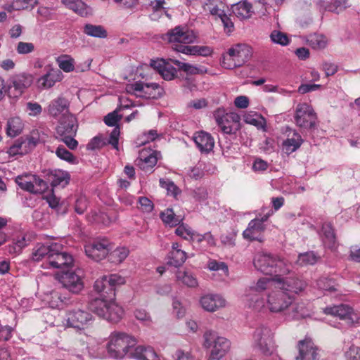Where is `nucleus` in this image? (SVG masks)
<instances>
[{
    "label": "nucleus",
    "mask_w": 360,
    "mask_h": 360,
    "mask_svg": "<svg viewBox=\"0 0 360 360\" xmlns=\"http://www.w3.org/2000/svg\"><path fill=\"white\" fill-rule=\"evenodd\" d=\"M245 306L254 312L283 315L285 320L300 319L309 316L303 302H295L294 296L288 295L278 284L264 295H247Z\"/></svg>",
    "instance_id": "f257e3e1"
},
{
    "label": "nucleus",
    "mask_w": 360,
    "mask_h": 360,
    "mask_svg": "<svg viewBox=\"0 0 360 360\" xmlns=\"http://www.w3.org/2000/svg\"><path fill=\"white\" fill-rule=\"evenodd\" d=\"M197 36L193 30L182 26H176L169 30L163 37V39L170 44L172 48L177 52L202 56L211 55L212 50L209 46L188 45L195 42Z\"/></svg>",
    "instance_id": "f03ea898"
},
{
    "label": "nucleus",
    "mask_w": 360,
    "mask_h": 360,
    "mask_svg": "<svg viewBox=\"0 0 360 360\" xmlns=\"http://www.w3.org/2000/svg\"><path fill=\"white\" fill-rule=\"evenodd\" d=\"M136 340L131 335L122 332L112 333L108 340L106 349L112 359H131Z\"/></svg>",
    "instance_id": "7ed1b4c3"
},
{
    "label": "nucleus",
    "mask_w": 360,
    "mask_h": 360,
    "mask_svg": "<svg viewBox=\"0 0 360 360\" xmlns=\"http://www.w3.org/2000/svg\"><path fill=\"white\" fill-rule=\"evenodd\" d=\"M255 267L259 271L269 275H287L292 269V264L278 257L266 252H258L253 260Z\"/></svg>",
    "instance_id": "20e7f679"
},
{
    "label": "nucleus",
    "mask_w": 360,
    "mask_h": 360,
    "mask_svg": "<svg viewBox=\"0 0 360 360\" xmlns=\"http://www.w3.org/2000/svg\"><path fill=\"white\" fill-rule=\"evenodd\" d=\"M114 297L94 299L90 302L89 307L98 316L110 322H118L124 316V309Z\"/></svg>",
    "instance_id": "39448f33"
},
{
    "label": "nucleus",
    "mask_w": 360,
    "mask_h": 360,
    "mask_svg": "<svg viewBox=\"0 0 360 360\" xmlns=\"http://www.w3.org/2000/svg\"><path fill=\"white\" fill-rule=\"evenodd\" d=\"M203 340V347L210 351L208 360L222 359L231 347V342L228 338L212 330L204 333Z\"/></svg>",
    "instance_id": "423d86ee"
},
{
    "label": "nucleus",
    "mask_w": 360,
    "mask_h": 360,
    "mask_svg": "<svg viewBox=\"0 0 360 360\" xmlns=\"http://www.w3.org/2000/svg\"><path fill=\"white\" fill-rule=\"evenodd\" d=\"M274 331L266 326L261 325L256 328L253 334V346L265 356H273V360H281L275 354Z\"/></svg>",
    "instance_id": "0eeeda50"
},
{
    "label": "nucleus",
    "mask_w": 360,
    "mask_h": 360,
    "mask_svg": "<svg viewBox=\"0 0 360 360\" xmlns=\"http://www.w3.org/2000/svg\"><path fill=\"white\" fill-rule=\"evenodd\" d=\"M78 129L77 120L72 114L61 117L56 127V134L61 141L70 150H75L78 146V141L75 139Z\"/></svg>",
    "instance_id": "6e6552de"
},
{
    "label": "nucleus",
    "mask_w": 360,
    "mask_h": 360,
    "mask_svg": "<svg viewBox=\"0 0 360 360\" xmlns=\"http://www.w3.org/2000/svg\"><path fill=\"white\" fill-rule=\"evenodd\" d=\"M252 56V49L247 44H238L223 55L221 65L226 69H234L244 65Z\"/></svg>",
    "instance_id": "1a4fd4ad"
},
{
    "label": "nucleus",
    "mask_w": 360,
    "mask_h": 360,
    "mask_svg": "<svg viewBox=\"0 0 360 360\" xmlns=\"http://www.w3.org/2000/svg\"><path fill=\"white\" fill-rule=\"evenodd\" d=\"M92 321L93 316L91 313L80 307H74L66 310L62 322L65 327L84 330L91 325Z\"/></svg>",
    "instance_id": "9d476101"
},
{
    "label": "nucleus",
    "mask_w": 360,
    "mask_h": 360,
    "mask_svg": "<svg viewBox=\"0 0 360 360\" xmlns=\"http://www.w3.org/2000/svg\"><path fill=\"white\" fill-rule=\"evenodd\" d=\"M128 94L145 99H157L162 95V89L157 83L134 82L126 85Z\"/></svg>",
    "instance_id": "9b49d317"
},
{
    "label": "nucleus",
    "mask_w": 360,
    "mask_h": 360,
    "mask_svg": "<svg viewBox=\"0 0 360 360\" xmlns=\"http://www.w3.org/2000/svg\"><path fill=\"white\" fill-rule=\"evenodd\" d=\"M213 115L223 133L233 134L238 129L240 117L236 112H227L225 108H219L214 110Z\"/></svg>",
    "instance_id": "f8f14e48"
},
{
    "label": "nucleus",
    "mask_w": 360,
    "mask_h": 360,
    "mask_svg": "<svg viewBox=\"0 0 360 360\" xmlns=\"http://www.w3.org/2000/svg\"><path fill=\"white\" fill-rule=\"evenodd\" d=\"M272 214L273 212L269 210L263 216L259 215L252 219L243 232V238L249 241L262 242L264 240V233L266 230L264 222L268 220Z\"/></svg>",
    "instance_id": "ddd939ff"
},
{
    "label": "nucleus",
    "mask_w": 360,
    "mask_h": 360,
    "mask_svg": "<svg viewBox=\"0 0 360 360\" xmlns=\"http://www.w3.org/2000/svg\"><path fill=\"white\" fill-rule=\"evenodd\" d=\"M297 126L304 129H314L317 117L313 108L307 103H300L297 105L295 114Z\"/></svg>",
    "instance_id": "4468645a"
},
{
    "label": "nucleus",
    "mask_w": 360,
    "mask_h": 360,
    "mask_svg": "<svg viewBox=\"0 0 360 360\" xmlns=\"http://www.w3.org/2000/svg\"><path fill=\"white\" fill-rule=\"evenodd\" d=\"M83 276V271L80 269L68 271L63 273L60 278V282L68 290L77 294L84 288Z\"/></svg>",
    "instance_id": "2eb2a0df"
},
{
    "label": "nucleus",
    "mask_w": 360,
    "mask_h": 360,
    "mask_svg": "<svg viewBox=\"0 0 360 360\" xmlns=\"http://www.w3.org/2000/svg\"><path fill=\"white\" fill-rule=\"evenodd\" d=\"M15 182L22 189L32 193H41L48 187L44 180L33 174L18 176Z\"/></svg>",
    "instance_id": "dca6fc26"
},
{
    "label": "nucleus",
    "mask_w": 360,
    "mask_h": 360,
    "mask_svg": "<svg viewBox=\"0 0 360 360\" xmlns=\"http://www.w3.org/2000/svg\"><path fill=\"white\" fill-rule=\"evenodd\" d=\"M61 248L60 243H48L46 244L38 243L33 248L32 253V259L35 262L45 260L42 264V267L47 269L50 257L54 256V251H59Z\"/></svg>",
    "instance_id": "f3484780"
},
{
    "label": "nucleus",
    "mask_w": 360,
    "mask_h": 360,
    "mask_svg": "<svg viewBox=\"0 0 360 360\" xmlns=\"http://www.w3.org/2000/svg\"><path fill=\"white\" fill-rule=\"evenodd\" d=\"M33 82V77L30 74L20 73L11 79L8 86V95L9 97L18 98L24 91L30 87Z\"/></svg>",
    "instance_id": "a211bd4d"
},
{
    "label": "nucleus",
    "mask_w": 360,
    "mask_h": 360,
    "mask_svg": "<svg viewBox=\"0 0 360 360\" xmlns=\"http://www.w3.org/2000/svg\"><path fill=\"white\" fill-rule=\"evenodd\" d=\"M284 275H277L275 276L276 283L283 290L288 292V295H299L307 288V283L305 281L298 278H284Z\"/></svg>",
    "instance_id": "6ab92c4d"
},
{
    "label": "nucleus",
    "mask_w": 360,
    "mask_h": 360,
    "mask_svg": "<svg viewBox=\"0 0 360 360\" xmlns=\"http://www.w3.org/2000/svg\"><path fill=\"white\" fill-rule=\"evenodd\" d=\"M110 245V242L105 238L94 240L84 246L86 255L94 261H101L108 255Z\"/></svg>",
    "instance_id": "aec40b11"
},
{
    "label": "nucleus",
    "mask_w": 360,
    "mask_h": 360,
    "mask_svg": "<svg viewBox=\"0 0 360 360\" xmlns=\"http://www.w3.org/2000/svg\"><path fill=\"white\" fill-rule=\"evenodd\" d=\"M202 309L207 312H214L227 306V301L221 294L207 293L199 299Z\"/></svg>",
    "instance_id": "412c9836"
},
{
    "label": "nucleus",
    "mask_w": 360,
    "mask_h": 360,
    "mask_svg": "<svg viewBox=\"0 0 360 360\" xmlns=\"http://www.w3.org/2000/svg\"><path fill=\"white\" fill-rule=\"evenodd\" d=\"M324 312L326 314H330L340 320H344L348 324H354L357 319V316L353 312L352 309L345 304L326 307L324 309Z\"/></svg>",
    "instance_id": "4be33fe9"
},
{
    "label": "nucleus",
    "mask_w": 360,
    "mask_h": 360,
    "mask_svg": "<svg viewBox=\"0 0 360 360\" xmlns=\"http://www.w3.org/2000/svg\"><path fill=\"white\" fill-rule=\"evenodd\" d=\"M298 350L295 360H319L317 348L309 338L299 341Z\"/></svg>",
    "instance_id": "5701e85b"
},
{
    "label": "nucleus",
    "mask_w": 360,
    "mask_h": 360,
    "mask_svg": "<svg viewBox=\"0 0 360 360\" xmlns=\"http://www.w3.org/2000/svg\"><path fill=\"white\" fill-rule=\"evenodd\" d=\"M157 152L150 148H143L139 151V158L136 160L137 165L146 172H151L154 166L157 164Z\"/></svg>",
    "instance_id": "b1692460"
},
{
    "label": "nucleus",
    "mask_w": 360,
    "mask_h": 360,
    "mask_svg": "<svg viewBox=\"0 0 360 360\" xmlns=\"http://www.w3.org/2000/svg\"><path fill=\"white\" fill-rule=\"evenodd\" d=\"M63 79V75L60 70L49 68L46 74L37 79V86L39 89H48L53 86L56 82H60Z\"/></svg>",
    "instance_id": "393cba45"
},
{
    "label": "nucleus",
    "mask_w": 360,
    "mask_h": 360,
    "mask_svg": "<svg viewBox=\"0 0 360 360\" xmlns=\"http://www.w3.org/2000/svg\"><path fill=\"white\" fill-rule=\"evenodd\" d=\"M47 112L49 115L57 117L69 113V102L63 96H58L53 99L47 106Z\"/></svg>",
    "instance_id": "a878e982"
},
{
    "label": "nucleus",
    "mask_w": 360,
    "mask_h": 360,
    "mask_svg": "<svg viewBox=\"0 0 360 360\" xmlns=\"http://www.w3.org/2000/svg\"><path fill=\"white\" fill-rule=\"evenodd\" d=\"M63 247L59 251H54V256L50 257L48 263V268L60 269L64 266H68L73 262L72 257L63 250Z\"/></svg>",
    "instance_id": "bb28decb"
},
{
    "label": "nucleus",
    "mask_w": 360,
    "mask_h": 360,
    "mask_svg": "<svg viewBox=\"0 0 360 360\" xmlns=\"http://www.w3.org/2000/svg\"><path fill=\"white\" fill-rule=\"evenodd\" d=\"M151 66L157 70L165 80L173 79L177 73L176 69L171 63L162 59L152 60Z\"/></svg>",
    "instance_id": "cd10ccee"
},
{
    "label": "nucleus",
    "mask_w": 360,
    "mask_h": 360,
    "mask_svg": "<svg viewBox=\"0 0 360 360\" xmlns=\"http://www.w3.org/2000/svg\"><path fill=\"white\" fill-rule=\"evenodd\" d=\"M193 141L198 148L202 153L211 151L214 146L212 136L209 133L203 131L196 132L193 136Z\"/></svg>",
    "instance_id": "c85d7f7f"
},
{
    "label": "nucleus",
    "mask_w": 360,
    "mask_h": 360,
    "mask_svg": "<svg viewBox=\"0 0 360 360\" xmlns=\"http://www.w3.org/2000/svg\"><path fill=\"white\" fill-rule=\"evenodd\" d=\"M131 359L136 360H159V356L151 346L134 347Z\"/></svg>",
    "instance_id": "c756f323"
},
{
    "label": "nucleus",
    "mask_w": 360,
    "mask_h": 360,
    "mask_svg": "<svg viewBox=\"0 0 360 360\" xmlns=\"http://www.w3.org/2000/svg\"><path fill=\"white\" fill-rule=\"evenodd\" d=\"M276 285L275 281V276L273 278H261L257 280L255 284L251 287H250V291H252L255 293H246L245 295V299L246 300L247 295H255L258 294L261 295L262 292H264V295L266 292V291H269L274 285Z\"/></svg>",
    "instance_id": "7c9ffc66"
},
{
    "label": "nucleus",
    "mask_w": 360,
    "mask_h": 360,
    "mask_svg": "<svg viewBox=\"0 0 360 360\" xmlns=\"http://www.w3.org/2000/svg\"><path fill=\"white\" fill-rule=\"evenodd\" d=\"M232 12L238 18L246 20L252 16L253 10L251 4L243 0L232 6Z\"/></svg>",
    "instance_id": "2f4dec72"
},
{
    "label": "nucleus",
    "mask_w": 360,
    "mask_h": 360,
    "mask_svg": "<svg viewBox=\"0 0 360 360\" xmlns=\"http://www.w3.org/2000/svg\"><path fill=\"white\" fill-rule=\"evenodd\" d=\"M49 179L53 187L59 186L64 188L68 184L70 176L66 171L54 169L51 171Z\"/></svg>",
    "instance_id": "473e14b6"
},
{
    "label": "nucleus",
    "mask_w": 360,
    "mask_h": 360,
    "mask_svg": "<svg viewBox=\"0 0 360 360\" xmlns=\"http://www.w3.org/2000/svg\"><path fill=\"white\" fill-rule=\"evenodd\" d=\"M186 258V253L181 249L180 244L174 243L168 256L169 263L174 266H179L185 262Z\"/></svg>",
    "instance_id": "72a5a7b5"
},
{
    "label": "nucleus",
    "mask_w": 360,
    "mask_h": 360,
    "mask_svg": "<svg viewBox=\"0 0 360 360\" xmlns=\"http://www.w3.org/2000/svg\"><path fill=\"white\" fill-rule=\"evenodd\" d=\"M94 289L101 294L102 298H106L105 295H108V298L115 296V292H112V288L108 282V276H103L98 278L94 283Z\"/></svg>",
    "instance_id": "f704fd0d"
},
{
    "label": "nucleus",
    "mask_w": 360,
    "mask_h": 360,
    "mask_svg": "<svg viewBox=\"0 0 360 360\" xmlns=\"http://www.w3.org/2000/svg\"><path fill=\"white\" fill-rule=\"evenodd\" d=\"M302 142L303 139L301 136L297 132H293L291 136H288V137L283 141L282 150L285 153L290 155L296 151L301 146Z\"/></svg>",
    "instance_id": "c9c22d12"
},
{
    "label": "nucleus",
    "mask_w": 360,
    "mask_h": 360,
    "mask_svg": "<svg viewBox=\"0 0 360 360\" xmlns=\"http://www.w3.org/2000/svg\"><path fill=\"white\" fill-rule=\"evenodd\" d=\"M29 244V239L25 235L15 236L11 244L8 245L7 250L9 254L16 256Z\"/></svg>",
    "instance_id": "e433bc0d"
},
{
    "label": "nucleus",
    "mask_w": 360,
    "mask_h": 360,
    "mask_svg": "<svg viewBox=\"0 0 360 360\" xmlns=\"http://www.w3.org/2000/svg\"><path fill=\"white\" fill-rule=\"evenodd\" d=\"M202 8L204 11L217 18L224 13L225 4L220 0H206L202 4Z\"/></svg>",
    "instance_id": "4c0bfd02"
},
{
    "label": "nucleus",
    "mask_w": 360,
    "mask_h": 360,
    "mask_svg": "<svg viewBox=\"0 0 360 360\" xmlns=\"http://www.w3.org/2000/svg\"><path fill=\"white\" fill-rule=\"evenodd\" d=\"M177 281L191 288L198 286V281L195 276L189 271L178 270L176 273Z\"/></svg>",
    "instance_id": "58836bf2"
},
{
    "label": "nucleus",
    "mask_w": 360,
    "mask_h": 360,
    "mask_svg": "<svg viewBox=\"0 0 360 360\" xmlns=\"http://www.w3.org/2000/svg\"><path fill=\"white\" fill-rule=\"evenodd\" d=\"M61 1L66 8L81 16H86L89 13V7L82 0H61Z\"/></svg>",
    "instance_id": "ea45409f"
},
{
    "label": "nucleus",
    "mask_w": 360,
    "mask_h": 360,
    "mask_svg": "<svg viewBox=\"0 0 360 360\" xmlns=\"http://www.w3.org/2000/svg\"><path fill=\"white\" fill-rule=\"evenodd\" d=\"M56 62L59 67V70L69 73L75 70V60L68 54H62L56 58Z\"/></svg>",
    "instance_id": "a19ab883"
},
{
    "label": "nucleus",
    "mask_w": 360,
    "mask_h": 360,
    "mask_svg": "<svg viewBox=\"0 0 360 360\" xmlns=\"http://www.w3.org/2000/svg\"><path fill=\"white\" fill-rule=\"evenodd\" d=\"M306 43L313 49L320 50L327 46L328 39L323 34L314 33L306 37Z\"/></svg>",
    "instance_id": "79ce46f5"
},
{
    "label": "nucleus",
    "mask_w": 360,
    "mask_h": 360,
    "mask_svg": "<svg viewBox=\"0 0 360 360\" xmlns=\"http://www.w3.org/2000/svg\"><path fill=\"white\" fill-rule=\"evenodd\" d=\"M244 121L248 124L255 126L257 129L266 131V120L264 117L258 113L250 112L245 114L244 115Z\"/></svg>",
    "instance_id": "37998d69"
},
{
    "label": "nucleus",
    "mask_w": 360,
    "mask_h": 360,
    "mask_svg": "<svg viewBox=\"0 0 360 360\" xmlns=\"http://www.w3.org/2000/svg\"><path fill=\"white\" fill-rule=\"evenodd\" d=\"M22 120L19 117H14L7 122L6 133L11 137H15L21 133L23 129Z\"/></svg>",
    "instance_id": "c03bdc74"
},
{
    "label": "nucleus",
    "mask_w": 360,
    "mask_h": 360,
    "mask_svg": "<svg viewBox=\"0 0 360 360\" xmlns=\"http://www.w3.org/2000/svg\"><path fill=\"white\" fill-rule=\"evenodd\" d=\"M322 240L327 248L332 249L335 245V237L333 228L328 224H323L322 226Z\"/></svg>",
    "instance_id": "a18cd8bd"
},
{
    "label": "nucleus",
    "mask_w": 360,
    "mask_h": 360,
    "mask_svg": "<svg viewBox=\"0 0 360 360\" xmlns=\"http://www.w3.org/2000/svg\"><path fill=\"white\" fill-rule=\"evenodd\" d=\"M129 250L124 246L116 248L114 250L108 253V260L113 264L122 263L129 255Z\"/></svg>",
    "instance_id": "49530a36"
},
{
    "label": "nucleus",
    "mask_w": 360,
    "mask_h": 360,
    "mask_svg": "<svg viewBox=\"0 0 360 360\" xmlns=\"http://www.w3.org/2000/svg\"><path fill=\"white\" fill-rule=\"evenodd\" d=\"M84 32L88 36L96 38H105L107 31L102 25L86 24L84 27Z\"/></svg>",
    "instance_id": "de8ad7c7"
},
{
    "label": "nucleus",
    "mask_w": 360,
    "mask_h": 360,
    "mask_svg": "<svg viewBox=\"0 0 360 360\" xmlns=\"http://www.w3.org/2000/svg\"><path fill=\"white\" fill-rule=\"evenodd\" d=\"M175 233L185 240L193 242H195V236L198 235L197 232L185 224H179L175 230Z\"/></svg>",
    "instance_id": "09e8293b"
},
{
    "label": "nucleus",
    "mask_w": 360,
    "mask_h": 360,
    "mask_svg": "<svg viewBox=\"0 0 360 360\" xmlns=\"http://www.w3.org/2000/svg\"><path fill=\"white\" fill-rule=\"evenodd\" d=\"M162 221L169 226H175L183 220L180 216H176L172 209H167L160 214Z\"/></svg>",
    "instance_id": "8fccbe9b"
},
{
    "label": "nucleus",
    "mask_w": 360,
    "mask_h": 360,
    "mask_svg": "<svg viewBox=\"0 0 360 360\" xmlns=\"http://www.w3.org/2000/svg\"><path fill=\"white\" fill-rule=\"evenodd\" d=\"M319 257L314 252H307L300 254L296 263L301 266L314 265L316 263Z\"/></svg>",
    "instance_id": "3c124183"
},
{
    "label": "nucleus",
    "mask_w": 360,
    "mask_h": 360,
    "mask_svg": "<svg viewBox=\"0 0 360 360\" xmlns=\"http://www.w3.org/2000/svg\"><path fill=\"white\" fill-rule=\"evenodd\" d=\"M172 61L176 65L180 70L189 75L200 74L204 72L203 69L200 67L190 63H183L177 60H172Z\"/></svg>",
    "instance_id": "603ef678"
},
{
    "label": "nucleus",
    "mask_w": 360,
    "mask_h": 360,
    "mask_svg": "<svg viewBox=\"0 0 360 360\" xmlns=\"http://www.w3.org/2000/svg\"><path fill=\"white\" fill-rule=\"evenodd\" d=\"M158 134L156 130L150 129L146 132H143L136 139V143L137 146H144L150 141H155L158 137Z\"/></svg>",
    "instance_id": "864d4df0"
},
{
    "label": "nucleus",
    "mask_w": 360,
    "mask_h": 360,
    "mask_svg": "<svg viewBox=\"0 0 360 360\" xmlns=\"http://www.w3.org/2000/svg\"><path fill=\"white\" fill-rule=\"evenodd\" d=\"M38 4L37 0H16L13 4L6 8L8 11H11L12 9L20 10L26 9L29 7L33 8Z\"/></svg>",
    "instance_id": "5fc2aeb1"
},
{
    "label": "nucleus",
    "mask_w": 360,
    "mask_h": 360,
    "mask_svg": "<svg viewBox=\"0 0 360 360\" xmlns=\"http://www.w3.org/2000/svg\"><path fill=\"white\" fill-rule=\"evenodd\" d=\"M137 208L143 213H150L154 209V204L148 198L142 196L138 198Z\"/></svg>",
    "instance_id": "6e6d98bb"
},
{
    "label": "nucleus",
    "mask_w": 360,
    "mask_h": 360,
    "mask_svg": "<svg viewBox=\"0 0 360 360\" xmlns=\"http://www.w3.org/2000/svg\"><path fill=\"white\" fill-rule=\"evenodd\" d=\"M172 313L177 319H182L186 314V308L177 298L172 299Z\"/></svg>",
    "instance_id": "4d7b16f0"
},
{
    "label": "nucleus",
    "mask_w": 360,
    "mask_h": 360,
    "mask_svg": "<svg viewBox=\"0 0 360 360\" xmlns=\"http://www.w3.org/2000/svg\"><path fill=\"white\" fill-rule=\"evenodd\" d=\"M56 155L60 159L65 160L69 163H76V158L74 155L68 151L64 146H60L56 150Z\"/></svg>",
    "instance_id": "13d9d810"
},
{
    "label": "nucleus",
    "mask_w": 360,
    "mask_h": 360,
    "mask_svg": "<svg viewBox=\"0 0 360 360\" xmlns=\"http://www.w3.org/2000/svg\"><path fill=\"white\" fill-rule=\"evenodd\" d=\"M270 38L274 43L281 46H286L290 41L288 36L285 33L278 30H274L270 34Z\"/></svg>",
    "instance_id": "bf43d9fd"
},
{
    "label": "nucleus",
    "mask_w": 360,
    "mask_h": 360,
    "mask_svg": "<svg viewBox=\"0 0 360 360\" xmlns=\"http://www.w3.org/2000/svg\"><path fill=\"white\" fill-rule=\"evenodd\" d=\"M316 285L319 288L328 292H334L337 290L336 285L334 281L328 278H321L317 281Z\"/></svg>",
    "instance_id": "052dcab7"
},
{
    "label": "nucleus",
    "mask_w": 360,
    "mask_h": 360,
    "mask_svg": "<svg viewBox=\"0 0 360 360\" xmlns=\"http://www.w3.org/2000/svg\"><path fill=\"white\" fill-rule=\"evenodd\" d=\"M207 267L210 271H221L222 275L225 277L229 276V268L224 262L211 260L208 262Z\"/></svg>",
    "instance_id": "680f3d73"
},
{
    "label": "nucleus",
    "mask_w": 360,
    "mask_h": 360,
    "mask_svg": "<svg viewBox=\"0 0 360 360\" xmlns=\"http://www.w3.org/2000/svg\"><path fill=\"white\" fill-rule=\"evenodd\" d=\"M16 51L20 55H26L34 51V45L31 42L20 41L16 45Z\"/></svg>",
    "instance_id": "e2e57ef3"
},
{
    "label": "nucleus",
    "mask_w": 360,
    "mask_h": 360,
    "mask_svg": "<svg viewBox=\"0 0 360 360\" xmlns=\"http://www.w3.org/2000/svg\"><path fill=\"white\" fill-rule=\"evenodd\" d=\"M160 184L162 188L167 189L168 193L174 197L179 193V188L171 181L160 179Z\"/></svg>",
    "instance_id": "0e129e2a"
},
{
    "label": "nucleus",
    "mask_w": 360,
    "mask_h": 360,
    "mask_svg": "<svg viewBox=\"0 0 360 360\" xmlns=\"http://www.w3.org/2000/svg\"><path fill=\"white\" fill-rule=\"evenodd\" d=\"M193 197L200 203L205 202L208 198V192L205 187H198L193 190Z\"/></svg>",
    "instance_id": "69168bd1"
},
{
    "label": "nucleus",
    "mask_w": 360,
    "mask_h": 360,
    "mask_svg": "<svg viewBox=\"0 0 360 360\" xmlns=\"http://www.w3.org/2000/svg\"><path fill=\"white\" fill-rule=\"evenodd\" d=\"M174 360H195L189 351L178 349L172 356Z\"/></svg>",
    "instance_id": "338daca9"
},
{
    "label": "nucleus",
    "mask_w": 360,
    "mask_h": 360,
    "mask_svg": "<svg viewBox=\"0 0 360 360\" xmlns=\"http://www.w3.org/2000/svg\"><path fill=\"white\" fill-rule=\"evenodd\" d=\"M345 358L347 360H360V348L352 345L345 352Z\"/></svg>",
    "instance_id": "774afa93"
}]
</instances>
